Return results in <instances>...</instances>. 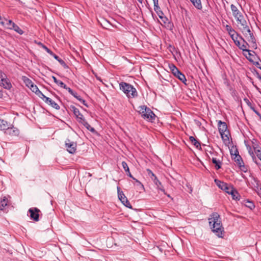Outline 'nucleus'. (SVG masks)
<instances>
[{"instance_id": "nucleus-41", "label": "nucleus", "mask_w": 261, "mask_h": 261, "mask_svg": "<svg viewBox=\"0 0 261 261\" xmlns=\"http://www.w3.org/2000/svg\"><path fill=\"white\" fill-rule=\"evenodd\" d=\"M238 38L239 37H236V39H234L233 41L235 43L236 45L237 46H238L239 47H240V46H241V43L240 42V41L238 40Z\"/></svg>"}, {"instance_id": "nucleus-12", "label": "nucleus", "mask_w": 261, "mask_h": 261, "mask_svg": "<svg viewBox=\"0 0 261 261\" xmlns=\"http://www.w3.org/2000/svg\"><path fill=\"white\" fill-rule=\"evenodd\" d=\"M0 86L7 89H10L12 87V85L6 76L3 77L0 80Z\"/></svg>"}, {"instance_id": "nucleus-2", "label": "nucleus", "mask_w": 261, "mask_h": 261, "mask_svg": "<svg viewBox=\"0 0 261 261\" xmlns=\"http://www.w3.org/2000/svg\"><path fill=\"white\" fill-rule=\"evenodd\" d=\"M209 224L212 231L219 238H223L224 233V228L220 215L217 213H213L208 218Z\"/></svg>"}, {"instance_id": "nucleus-44", "label": "nucleus", "mask_w": 261, "mask_h": 261, "mask_svg": "<svg viewBox=\"0 0 261 261\" xmlns=\"http://www.w3.org/2000/svg\"><path fill=\"white\" fill-rule=\"evenodd\" d=\"M13 24H15V23L11 20H8V22L7 23L8 27H9V26L13 27Z\"/></svg>"}, {"instance_id": "nucleus-47", "label": "nucleus", "mask_w": 261, "mask_h": 261, "mask_svg": "<svg viewBox=\"0 0 261 261\" xmlns=\"http://www.w3.org/2000/svg\"><path fill=\"white\" fill-rule=\"evenodd\" d=\"M81 102L86 107H88V106L87 105V103H86V101L85 100H84L83 99L82 100V101H81Z\"/></svg>"}, {"instance_id": "nucleus-48", "label": "nucleus", "mask_w": 261, "mask_h": 261, "mask_svg": "<svg viewBox=\"0 0 261 261\" xmlns=\"http://www.w3.org/2000/svg\"><path fill=\"white\" fill-rule=\"evenodd\" d=\"M72 96H73L75 98L77 97V96L78 95L77 93L76 92H75L74 91L72 92V94H71Z\"/></svg>"}, {"instance_id": "nucleus-56", "label": "nucleus", "mask_w": 261, "mask_h": 261, "mask_svg": "<svg viewBox=\"0 0 261 261\" xmlns=\"http://www.w3.org/2000/svg\"><path fill=\"white\" fill-rule=\"evenodd\" d=\"M249 152L250 154H252V157L253 158H254V154H253V152H251V151L250 150H249Z\"/></svg>"}, {"instance_id": "nucleus-51", "label": "nucleus", "mask_w": 261, "mask_h": 261, "mask_svg": "<svg viewBox=\"0 0 261 261\" xmlns=\"http://www.w3.org/2000/svg\"><path fill=\"white\" fill-rule=\"evenodd\" d=\"M126 173L127 175L129 177H131V178H133V175H132L131 173L130 172V171H129V172H126Z\"/></svg>"}, {"instance_id": "nucleus-60", "label": "nucleus", "mask_w": 261, "mask_h": 261, "mask_svg": "<svg viewBox=\"0 0 261 261\" xmlns=\"http://www.w3.org/2000/svg\"><path fill=\"white\" fill-rule=\"evenodd\" d=\"M260 161H261V159H260Z\"/></svg>"}, {"instance_id": "nucleus-31", "label": "nucleus", "mask_w": 261, "mask_h": 261, "mask_svg": "<svg viewBox=\"0 0 261 261\" xmlns=\"http://www.w3.org/2000/svg\"><path fill=\"white\" fill-rule=\"evenodd\" d=\"M169 67L174 75L177 74L179 71L178 68L173 64L170 65Z\"/></svg>"}, {"instance_id": "nucleus-26", "label": "nucleus", "mask_w": 261, "mask_h": 261, "mask_svg": "<svg viewBox=\"0 0 261 261\" xmlns=\"http://www.w3.org/2000/svg\"><path fill=\"white\" fill-rule=\"evenodd\" d=\"M22 79L25 85L29 88L34 84L33 82L27 76H22Z\"/></svg>"}, {"instance_id": "nucleus-27", "label": "nucleus", "mask_w": 261, "mask_h": 261, "mask_svg": "<svg viewBox=\"0 0 261 261\" xmlns=\"http://www.w3.org/2000/svg\"><path fill=\"white\" fill-rule=\"evenodd\" d=\"M81 123H82L87 129H88L91 132H94L95 129L91 127L90 125L86 121V120H84V121H82Z\"/></svg>"}, {"instance_id": "nucleus-57", "label": "nucleus", "mask_w": 261, "mask_h": 261, "mask_svg": "<svg viewBox=\"0 0 261 261\" xmlns=\"http://www.w3.org/2000/svg\"><path fill=\"white\" fill-rule=\"evenodd\" d=\"M153 2V3L156 4L157 2H159V0H152Z\"/></svg>"}, {"instance_id": "nucleus-50", "label": "nucleus", "mask_w": 261, "mask_h": 261, "mask_svg": "<svg viewBox=\"0 0 261 261\" xmlns=\"http://www.w3.org/2000/svg\"><path fill=\"white\" fill-rule=\"evenodd\" d=\"M126 173L127 175L129 177H131V178H133V175H132L131 173L130 172V171H129V172H126Z\"/></svg>"}, {"instance_id": "nucleus-23", "label": "nucleus", "mask_w": 261, "mask_h": 261, "mask_svg": "<svg viewBox=\"0 0 261 261\" xmlns=\"http://www.w3.org/2000/svg\"><path fill=\"white\" fill-rule=\"evenodd\" d=\"M8 29H13L20 35H22L23 33V31L15 24H13V27H8Z\"/></svg>"}, {"instance_id": "nucleus-4", "label": "nucleus", "mask_w": 261, "mask_h": 261, "mask_svg": "<svg viewBox=\"0 0 261 261\" xmlns=\"http://www.w3.org/2000/svg\"><path fill=\"white\" fill-rule=\"evenodd\" d=\"M138 112L141 115V117L147 121L152 122L155 120V115L147 106L143 105L138 107Z\"/></svg>"}, {"instance_id": "nucleus-6", "label": "nucleus", "mask_w": 261, "mask_h": 261, "mask_svg": "<svg viewBox=\"0 0 261 261\" xmlns=\"http://www.w3.org/2000/svg\"><path fill=\"white\" fill-rule=\"evenodd\" d=\"M70 109L74 114V115L75 116L79 123H81L82 121H84L85 119L83 114L80 112L77 108H76L74 106H71Z\"/></svg>"}, {"instance_id": "nucleus-30", "label": "nucleus", "mask_w": 261, "mask_h": 261, "mask_svg": "<svg viewBox=\"0 0 261 261\" xmlns=\"http://www.w3.org/2000/svg\"><path fill=\"white\" fill-rule=\"evenodd\" d=\"M256 145H253V147L254 148L255 153H256L257 156L259 159H261V148L257 149V147H256Z\"/></svg>"}, {"instance_id": "nucleus-22", "label": "nucleus", "mask_w": 261, "mask_h": 261, "mask_svg": "<svg viewBox=\"0 0 261 261\" xmlns=\"http://www.w3.org/2000/svg\"><path fill=\"white\" fill-rule=\"evenodd\" d=\"M194 7L197 9L201 10L202 8L200 0H190Z\"/></svg>"}, {"instance_id": "nucleus-10", "label": "nucleus", "mask_w": 261, "mask_h": 261, "mask_svg": "<svg viewBox=\"0 0 261 261\" xmlns=\"http://www.w3.org/2000/svg\"><path fill=\"white\" fill-rule=\"evenodd\" d=\"M5 134L7 135H9L11 137H16L19 135V130L17 128L14 127L11 125H10L9 128H8L7 130L5 131Z\"/></svg>"}, {"instance_id": "nucleus-39", "label": "nucleus", "mask_w": 261, "mask_h": 261, "mask_svg": "<svg viewBox=\"0 0 261 261\" xmlns=\"http://www.w3.org/2000/svg\"><path fill=\"white\" fill-rule=\"evenodd\" d=\"M58 62L60 63L61 65H62L64 68H67V66L65 62L61 59L60 60H58Z\"/></svg>"}, {"instance_id": "nucleus-3", "label": "nucleus", "mask_w": 261, "mask_h": 261, "mask_svg": "<svg viewBox=\"0 0 261 261\" xmlns=\"http://www.w3.org/2000/svg\"><path fill=\"white\" fill-rule=\"evenodd\" d=\"M119 87L120 89L125 94L128 98H133L137 97V91L132 85L126 82H121L119 84Z\"/></svg>"}, {"instance_id": "nucleus-29", "label": "nucleus", "mask_w": 261, "mask_h": 261, "mask_svg": "<svg viewBox=\"0 0 261 261\" xmlns=\"http://www.w3.org/2000/svg\"><path fill=\"white\" fill-rule=\"evenodd\" d=\"M52 78H53L54 82L56 84H57L58 85H59V86H60L62 88H65V84L63 82H62V81H61L60 80H57V79L54 76H53Z\"/></svg>"}, {"instance_id": "nucleus-37", "label": "nucleus", "mask_w": 261, "mask_h": 261, "mask_svg": "<svg viewBox=\"0 0 261 261\" xmlns=\"http://www.w3.org/2000/svg\"><path fill=\"white\" fill-rule=\"evenodd\" d=\"M147 172L148 174L150 176V177H152L153 178H154L155 177H156L154 174L151 171V170H150V169H147Z\"/></svg>"}, {"instance_id": "nucleus-42", "label": "nucleus", "mask_w": 261, "mask_h": 261, "mask_svg": "<svg viewBox=\"0 0 261 261\" xmlns=\"http://www.w3.org/2000/svg\"><path fill=\"white\" fill-rule=\"evenodd\" d=\"M226 30L228 32H230L232 29H233L230 25L226 24L225 25Z\"/></svg>"}, {"instance_id": "nucleus-43", "label": "nucleus", "mask_w": 261, "mask_h": 261, "mask_svg": "<svg viewBox=\"0 0 261 261\" xmlns=\"http://www.w3.org/2000/svg\"><path fill=\"white\" fill-rule=\"evenodd\" d=\"M63 88L67 90L70 94H72V92L73 91L70 88L67 87L66 85H65V88Z\"/></svg>"}, {"instance_id": "nucleus-32", "label": "nucleus", "mask_w": 261, "mask_h": 261, "mask_svg": "<svg viewBox=\"0 0 261 261\" xmlns=\"http://www.w3.org/2000/svg\"><path fill=\"white\" fill-rule=\"evenodd\" d=\"M122 166L124 171H125V172H129V169L127 163L123 161L122 162Z\"/></svg>"}, {"instance_id": "nucleus-49", "label": "nucleus", "mask_w": 261, "mask_h": 261, "mask_svg": "<svg viewBox=\"0 0 261 261\" xmlns=\"http://www.w3.org/2000/svg\"><path fill=\"white\" fill-rule=\"evenodd\" d=\"M248 203H249V204H250V205L248 206V207H249L250 208H252V207H254V205L251 202L248 201Z\"/></svg>"}, {"instance_id": "nucleus-58", "label": "nucleus", "mask_w": 261, "mask_h": 261, "mask_svg": "<svg viewBox=\"0 0 261 261\" xmlns=\"http://www.w3.org/2000/svg\"><path fill=\"white\" fill-rule=\"evenodd\" d=\"M139 3H142L143 0H137Z\"/></svg>"}, {"instance_id": "nucleus-38", "label": "nucleus", "mask_w": 261, "mask_h": 261, "mask_svg": "<svg viewBox=\"0 0 261 261\" xmlns=\"http://www.w3.org/2000/svg\"><path fill=\"white\" fill-rule=\"evenodd\" d=\"M147 172L148 174L150 176V177H152L153 178H154L155 177H156L154 174L151 171V170H150V169H147Z\"/></svg>"}, {"instance_id": "nucleus-24", "label": "nucleus", "mask_w": 261, "mask_h": 261, "mask_svg": "<svg viewBox=\"0 0 261 261\" xmlns=\"http://www.w3.org/2000/svg\"><path fill=\"white\" fill-rule=\"evenodd\" d=\"M152 180L153 181L154 183L155 184V185L157 186L158 188L160 189V190L164 192L165 190L164 189L162 188V184L160 182V181L156 177H155L154 178L151 177Z\"/></svg>"}, {"instance_id": "nucleus-55", "label": "nucleus", "mask_w": 261, "mask_h": 261, "mask_svg": "<svg viewBox=\"0 0 261 261\" xmlns=\"http://www.w3.org/2000/svg\"><path fill=\"white\" fill-rule=\"evenodd\" d=\"M134 180H135L136 182H137L138 183H139L140 185H141L142 186L143 185L141 184V183L138 180H137V179H136L135 177H133V178H132Z\"/></svg>"}, {"instance_id": "nucleus-45", "label": "nucleus", "mask_w": 261, "mask_h": 261, "mask_svg": "<svg viewBox=\"0 0 261 261\" xmlns=\"http://www.w3.org/2000/svg\"><path fill=\"white\" fill-rule=\"evenodd\" d=\"M4 77H6V75L0 70V80Z\"/></svg>"}, {"instance_id": "nucleus-35", "label": "nucleus", "mask_w": 261, "mask_h": 261, "mask_svg": "<svg viewBox=\"0 0 261 261\" xmlns=\"http://www.w3.org/2000/svg\"><path fill=\"white\" fill-rule=\"evenodd\" d=\"M239 166L242 171L244 172H246L247 171V168L245 166L244 163L241 165H239Z\"/></svg>"}, {"instance_id": "nucleus-28", "label": "nucleus", "mask_w": 261, "mask_h": 261, "mask_svg": "<svg viewBox=\"0 0 261 261\" xmlns=\"http://www.w3.org/2000/svg\"><path fill=\"white\" fill-rule=\"evenodd\" d=\"M234 160L236 162L237 164L239 166L243 163V161L241 156L239 154H235Z\"/></svg>"}, {"instance_id": "nucleus-15", "label": "nucleus", "mask_w": 261, "mask_h": 261, "mask_svg": "<svg viewBox=\"0 0 261 261\" xmlns=\"http://www.w3.org/2000/svg\"><path fill=\"white\" fill-rule=\"evenodd\" d=\"M212 155V162L215 164V168L217 170H218L221 168L222 162L219 159H217L214 156V153L210 152Z\"/></svg>"}, {"instance_id": "nucleus-5", "label": "nucleus", "mask_w": 261, "mask_h": 261, "mask_svg": "<svg viewBox=\"0 0 261 261\" xmlns=\"http://www.w3.org/2000/svg\"><path fill=\"white\" fill-rule=\"evenodd\" d=\"M31 220L38 222L39 221V216L41 214L40 210L37 207H31L28 210Z\"/></svg>"}, {"instance_id": "nucleus-40", "label": "nucleus", "mask_w": 261, "mask_h": 261, "mask_svg": "<svg viewBox=\"0 0 261 261\" xmlns=\"http://www.w3.org/2000/svg\"><path fill=\"white\" fill-rule=\"evenodd\" d=\"M42 46H43V48L47 51V53L49 54L50 55H53V52L50 49H49L48 47H47L45 45H43Z\"/></svg>"}, {"instance_id": "nucleus-14", "label": "nucleus", "mask_w": 261, "mask_h": 261, "mask_svg": "<svg viewBox=\"0 0 261 261\" xmlns=\"http://www.w3.org/2000/svg\"><path fill=\"white\" fill-rule=\"evenodd\" d=\"M228 194L231 195L232 198L236 201L239 200L240 199V195L238 192L232 187L228 193Z\"/></svg>"}, {"instance_id": "nucleus-52", "label": "nucleus", "mask_w": 261, "mask_h": 261, "mask_svg": "<svg viewBox=\"0 0 261 261\" xmlns=\"http://www.w3.org/2000/svg\"><path fill=\"white\" fill-rule=\"evenodd\" d=\"M126 173L127 175L129 177H131V178H133V175H132L131 173L130 172V171H129V172H126Z\"/></svg>"}, {"instance_id": "nucleus-33", "label": "nucleus", "mask_w": 261, "mask_h": 261, "mask_svg": "<svg viewBox=\"0 0 261 261\" xmlns=\"http://www.w3.org/2000/svg\"><path fill=\"white\" fill-rule=\"evenodd\" d=\"M239 48L244 51H247L248 53H249V51H250V50L249 49H247V45L246 44H243L242 45L241 44V46H240ZM249 54L250 55V53H249Z\"/></svg>"}, {"instance_id": "nucleus-18", "label": "nucleus", "mask_w": 261, "mask_h": 261, "mask_svg": "<svg viewBox=\"0 0 261 261\" xmlns=\"http://www.w3.org/2000/svg\"><path fill=\"white\" fill-rule=\"evenodd\" d=\"M221 137L225 144L229 143V136L230 134L229 131L224 132V133L220 134Z\"/></svg>"}, {"instance_id": "nucleus-11", "label": "nucleus", "mask_w": 261, "mask_h": 261, "mask_svg": "<svg viewBox=\"0 0 261 261\" xmlns=\"http://www.w3.org/2000/svg\"><path fill=\"white\" fill-rule=\"evenodd\" d=\"M40 98L42 99L46 103L51 106L53 108L56 109V110L60 109V106L57 103H56L50 98L45 96L44 94L43 95V96H42Z\"/></svg>"}, {"instance_id": "nucleus-19", "label": "nucleus", "mask_w": 261, "mask_h": 261, "mask_svg": "<svg viewBox=\"0 0 261 261\" xmlns=\"http://www.w3.org/2000/svg\"><path fill=\"white\" fill-rule=\"evenodd\" d=\"M8 199L6 196L3 197L0 202L1 210H4V207L8 205Z\"/></svg>"}, {"instance_id": "nucleus-20", "label": "nucleus", "mask_w": 261, "mask_h": 261, "mask_svg": "<svg viewBox=\"0 0 261 261\" xmlns=\"http://www.w3.org/2000/svg\"><path fill=\"white\" fill-rule=\"evenodd\" d=\"M228 33L232 40H234V39H236V37H239L244 41H245V40L243 39L242 37L241 36H239V34L236 32V31L233 29H232L231 30L230 32H228Z\"/></svg>"}, {"instance_id": "nucleus-1", "label": "nucleus", "mask_w": 261, "mask_h": 261, "mask_svg": "<svg viewBox=\"0 0 261 261\" xmlns=\"http://www.w3.org/2000/svg\"><path fill=\"white\" fill-rule=\"evenodd\" d=\"M230 8L232 15L237 21V26L242 33L245 35L248 41L252 43H255V39L252 33H251L248 23L246 21L243 14L239 10L237 6L231 4Z\"/></svg>"}, {"instance_id": "nucleus-13", "label": "nucleus", "mask_w": 261, "mask_h": 261, "mask_svg": "<svg viewBox=\"0 0 261 261\" xmlns=\"http://www.w3.org/2000/svg\"><path fill=\"white\" fill-rule=\"evenodd\" d=\"M218 129L220 134L228 132L227 126L225 122L221 120L218 121Z\"/></svg>"}, {"instance_id": "nucleus-25", "label": "nucleus", "mask_w": 261, "mask_h": 261, "mask_svg": "<svg viewBox=\"0 0 261 261\" xmlns=\"http://www.w3.org/2000/svg\"><path fill=\"white\" fill-rule=\"evenodd\" d=\"M190 141L191 143L197 148H199L201 145L200 143L193 136H190L189 138Z\"/></svg>"}, {"instance_id": "nucleus-16", "label": "nucleus", "mask_w": 261, "mask_h": 261, "mask_svg": "<svg viewBox=\"0 0 261 261\" xmlns=\"http://www.w3.org/2000/svg\"><path fill=\"white\" fill-rule=\"evenodd\" d=\"M10 125H11V124H9L7 121L0 119L1 130L6 131L9 128Z\"/></svg>"}, {"instance_id": "nucleus-7", "label": "nucleus", "mask_w": 261, "mask_h": 261, "mask_svg": "<svg viewBox=\"0 0 261 261\" xmlns=\"http://www.w3.org/2000/svg\"><path fill=\"white\" fill-rule=\"evenodd\" d=\"M118 190V195L119 199L120 200L121 202L127 207H128L129 208H132V205L126 197V196L124 195L122 191H120V188L117 187Z\"/></svg>"}, {"instance_id": "nucleus-17", "label": "nucleus", "mask_w": 261, "mask_h": 261, "mask_svg": "<svg viewBox=\"0 0 261 261\" xmlns=\"http://www.w3.org/2000/svg\"><path fill=\"white\" fill-rule=\"evenodd\" d=\"M29 88L40 98L43 96V94L39 90L38 87L34 84Z\"/></svg>"}, {"instance_id": "nucleus-59", "label": "nucleus", "mask_w": 261, "mask_h": 261, "mask_svg": "<svg viewBox=\"0 0 261 261\" xmlns=\"http://www.w3.org/2000/svg\"><path fill=\"white\" fill-rule=\"evenodd\" d=\"M259 80L261 81V76H259Z\"/></svg>"}, {"instance_id": "nucleus-53", "label": "nucleus", "mask_w": 261, "mask_h": 261, "mask_svg": "<svg viewBox=\"0 0 261 261\" xmlns=\"http://www.w3.org/2000/svg\"><path fill=\"white\" fill-rule=\"evenodd\" d=\"M252 109H253V111H254V112H255V113H256L258 116H261L260 114H259V113L258 111H256V110H255L254 109H253V108Z\"/></svg>"}, {"instance_id": "nucleus-54", "label": "nucleus", "mask_w": 261, "mask_h": 261, "mask_svg": "<svg viewBox=\"0 0 261 261\" xmlns=\"http://www.w3.org/2000/svg\"><path fill=\"white\" fill-rule=\"evenodd\" d=\"M76 98L79 100L80 101H82V100L83 99L80 96V95H77V97H76Z\"/></svg>"}, {"instance_id": "nucleus-9", "label": "nucleus", "mask_w": 261, "mask_h": 261, "mask_svg": "<svg viewBox=\"0 0 261 261\" xmlns=\"http://www.w3.org/2000/svg\"><path fill=\"white\" fill-rule=\"evenodd\" d=\"M215 182L217 186L221 190L224 191L227 193H228L229 191L231 190L232 186L228 185L223 181H221L218 179H215Z\"/></svg>"}, {"instance_id": "nucleus-36", "label": "nucleus", "mask_w": 261, "mask_h": 261, "mask_svg": "<svg viewBox=\"0 0 261 261\" xmlns=\"http://www.w3.org/2000/svg\"><path fill=\"white\" fill-rule=\"evenodd\" d=\"M154 4V10L156 12L158 13V11H160V8L159 6V3L157 2L156 4Z\"/></svg>"}, {"instance_id": "nucleus-8", "label": "nucleus", "mask_w": 261, "mask_h": 261, "mask_svg": "<svg viewBox=\"0 0 261 261\" xmlns=\"http://www.w3.org/2000/svg\"><path fill=\"white\" fill-rule=\"evenodd\" d=\"M65 147L70 153H74L76 150V143L67 139L65 141Z\"/></svg>"}, {"instance_id": "nucleus-21", "label": "nucleus", "mask_w": 261, "mask_h": 261, "mask_svg": "<svg viewBox=\"0 0 261 261\" xmlns=\"http://www.w3.org/2000/svg\"><path fill=\"white\" fill-rule=\"evenodd\" d=\"M174 75L175 76H176L177 78H178L183 83H184L185 84H186V82L187 81V80H186V76L180 71H178V72L177 74H176Z\"/></svg>"}, {"instance_id": "nucleus-46", "label": "nucleus", "mask_w": 261, "mask_h": 261, "mask_svg": "<svg viewBox=\"0 0 261 261\" xmlns=\"http://www.w3.org/2000/svg\"><path fill=\"white\" fill-rule=\"evenodd\" d=\"M51 56H53V57L57 60L58 61V60H60L61 58H60L57 55H55L53 53V55H51Z\"/></svg>"}, {"instance_id": "nucleus-61", "label": "nucleus", "mask_w": 261, "mask_h": 261, "mask_svg": "<svg viewBox=\"0 0 261 261\" xmlns=\"http://www.w3.org/2000/svg\"><path fill=\"white\" fill-rule=\"evenodd\" d=\"M260 161H261V159H260Z\"/></svg>"}, {"instance_id": "nucleus-34", "label": "nucleus", "mask_w": 261, "mask_h": 261, "mask_svg": "<svg viewBox=\"0 0 261 261\" xmlns=\"http://www.w3.org/2000/svg\"><path fill=\"white\" fill-rule=\"evenodd\" d=\"M257 186L255 187V191L257 194L261 196V186L257 183Z\"/></svg>"}]
</instances>
